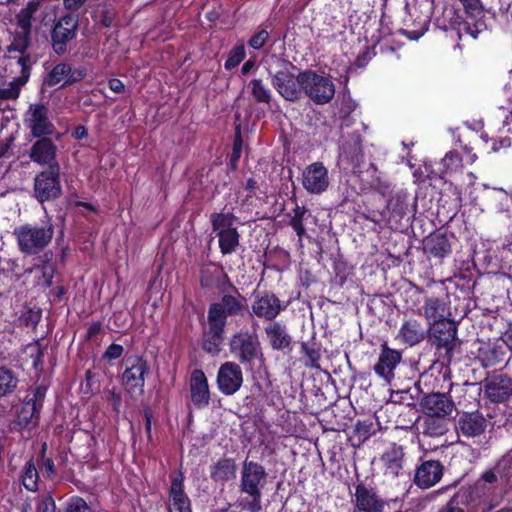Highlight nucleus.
I'll use <instances>...</instances> for the list:
<instances>
[{
  "label": "nucleus",
  "instance_id": "dca6fc26",
  "mask_svg": "<svg viewBox=\"0 0 512 512\" xmlns=\"http://www.w3.org/2000/svg\"><path fill=\"white\" fill-rule=\"evenodd\" d=\"M230 352L242 364L251 363L260 353L258 339L249 332H238L229 342Z\"/></svg>",
  "mask_w": 512,
  "mask_h": 512
},
{
  "label": "nucleus",
  "instance_id": "b1692460",
  "mask_svg": "<svg viewBox=\"0 0 512 512\" xmlns=\"http://www.w3.org/2000/svg\"><path fill=\"white\" fill-rule=\"evenodd\" d=\"M352 501L355 506V511L358 512H383L385 502L380 498L377 493L368 488L364 484H358L355 487V493Z\"/></svg>",
  "mask_w": 512,
  "mask_h": 512
},
{
  "label": "nucleus",
  "instance_id": "49530a36",
  "mask_svg": "<svg viewBox=\"0 0 512 512\" xmlns=\"http://www.w3.org/2000/svg\"><path fill=\"white\" fill-rule=\"evenodd\" d=\"M18 385V378L9 369L0 367V397L12 394Z\"/></svg>",
  "mask_w": 512,
  "mask_h": 512
},
{
  "label": "nucleus",
  "instance_id": "e2e57ef3",
  "mask_svg": "<svg viewBox=\"0 0 512 512\" xmlns=\"http://www.w3.org/2000/svg\"><path fill=\"white\" fill-rule=\"evenodd\" d=\"M293 211L294 215L290 220L289 224H302L303 221L308 220V217H306V215L311 216L308 209H306L305 207H300L298 205H296Z\"/></svg>",
  "mask_w": 512,
  "mask_h": 512
},
{
  "label": "nucleus",
  "instance_id": "a18cd8bd",
  "mask_svg": "<svg viewBox=\"0 0 512 512\" xmlns=\"http://www.w3.org/2000/svg\"><path fill=\"white\" fill-rule=\"evenodd\" d=\"M226 319L216 311H208V330L204 332L206 337H213L217 339H223L224 327L226 325Z\"/></svg>",
  "mask_w": 512,
  "mask_h": 512
},
{
  "label": "nucleus",
  "instance_id": "cd10ccee",
  "mask_svg": "<svg viewBox=\"0 0 512 512\" xmlns=\"http://www.w3.org/2000/svg\"><path fill=\"white\" fill-rule=\"evenodd\" d=\"M264 333L269 346L276 351L291 349L292 337L287 326L280 321H272L264 328Z\"/></svg>",
  "mask_w": 512,
  "mask_h": 512
},
{
  "label": "nucleus",
  "instance_id": "0eeeda50",
  "mask_svg": "<svg viewBox=\"0 0 512 512\" xmlns=\"http://www.w3.org/2000/svg\"><path fill=\"white\" fill-rule=\"evenodd\" d=\"M14 234L22 252L36 254L51 241L53 230L51 226H19Z\"/></svg>",
  "mask_w": 512,
  "mask_h": 512
},
{
  "label": "nucleus",
  "instance_id": "13d9d810",
  "mask_svg": "<svg viewBox=\"0 0 512 512\" xmlns=\"http://www.w3.org/2000/svg\"><path fill=\"white\" fill-rule=\"evenodd\" d=\"M460 2L465 9V13L472 19L482 14L479 0H460Z\"/></svg>",
  "mask_w": 512,
  "mask_h": 512
},
{
  "label": "nucleus",
  "instance_id": "5fc2aeb1",
  "mask_svg": "<svg viewBox=\"0 0 512 512\" xmlns=\"http://www.w3.org/2000/svg\"><path fill=\"white\" fill-rule=\"evenodd\" d=\"M26 353L32 359L34 368H38L42 364L43 349L39 341H35L26 346Z\"/></svg>",
  "mask_w": 512,
  "mask_h": 512
},
{
  "label": "nucleus",
  "instance_id": "c756f323",
  "mask_svg": "<svg viewBox=\"0 0 512 512\" xmlns=\"http://www.w3.org/2000/svg\"><path fill=\"white\" fill-rule=\"evenodd\" d=\"M444 19H448V24L441 23L439 19L436 20L435 24L439 28L444 31L455 32L459 38H461L462 33L469 34L474 39L477 38L479 33L478 28L474 25L475 28L471 27V24L467 20H462L461 16L458 15L454 8H445L443 11Z\"/></svg>",
  "mask_w": 512,
  "mask_h": 512
},
{
  "label": "nucleus",
  "instance_id": "ddd939ff",
  "mask_svg": "<svg viewBox=\"0 0 512 512\" xmlns=\"http://www.w3.org/2000/svg\"><path fill=\"white\" fill-rule=\"evenodd\" d=\"M483 389L490 402L506 403L512 398V376L501 371L488 374L483 380Z\"/></svg>",
  "mask_w": 512,
  "mask_h": 512
},
{
  "label": "nucleus",
  "instance_id": "39448f33",
  "mask_svg": "<svg viewBox=\"0 0 512 512\" xmlns=\"http://www.w3.org/2000/svg\"><path fill=\"white\" fill-rule=\"evenodd\" d=\"M296 66L289 60L281 61V69L271 75V84L277 93L288 102H298L302 98L300 72L295 75Z\"/></svg>",
  "mask_w": 512,
  "mask_h": 512
},
{
  "label": "nucleus",
  "instance_id": "423d86ee",
  "mask_svg": "<svg viewBox=\"0 0 512 512\" xmlns=\"http://www.w3.org/2000/svg\"><path fill=\"white\" fill-rule=\"evenodd\" d=\"M78 19L71 14L60 16L54 21L50 31V43L53 52L63 56L69 51V43L77 36Z\"/></svg>",
  "mask_w": 512,
  "mask_h": 512
},
{
  "label": "nucleus",
  "instance_id": "052dcab7",
  "mask_svg": "<svg viewBox=\"0 0 512 512\" xmlns=\"http://www.w3.org/2000/svg\"><path fill=\"white\" fill-rule=\"evenodd\" d=\"M375 53L369 46H366L356 57L355 65L357 67L363 68L367 65V63L372 59Z\"/></svg>",
  "mask_w": 512,
  "mask_h": 512
},
{
  "label": "nucleus",
  "instance_id": "c03bdc74",
  "mask_svg": "<svg viewBox=\"0 0 512 512\" xmlns=\"http://www.w3.org/2000/svg\"><path fill=\"white\" fill-rule=\"evenodd\" d=\"M16 60L17 65L20 66V75L17 78V82L20 84H26L30 78L32 66L38 61L37 56L30 53L20 54L18 57H13Z\"/></svg>",
  "mask_w": 512,
  "mask_h": 512
},
{
  "label": "nucleus",
  "instance_id": "72a5a7b5",
  "mask_svg": "<svg viewBox=\"0 0 512 512\" xmlns=\"http://www.w3.org/2000/svg\"><path fill=\"white\" fill-rule=\"evenodd\" d=\"M426 331L417 319H406L400 327L397 338L408 346H414L425 339Z\"/></svg>",
  "mask_w": 512,
  "mask_h": 512
},
{
  "label": "nucleus",
  "instance_id": "e433bc0d",
  "mask_svg": "<svg viewBox=\"0 0 512 512\" xmlns=\"http://www.w3.org/2000/svg\"><path fill=\"white\" fill-rule=\"evenodd\" d=\"M237 465L231 458H221L210 468V477L216 483L224 484L225 482L235 479Z\"/></svg>",
  "mask_w": 512,
  "mask_h": 512
},
{
  "label": "nucleus",
  "instance_id": "f03ea898",
  "mask_svg": "<svg viewBox=\"0 0 512 512\" xmlns=\"http://www.w3.org/2000/svg\"><path fill=\"white\" fill-rule=\"evenodd\" d=\"M267 472L258 462L245 460L242 464L240 492L246 494L239 506L249 512H260L262 489L266 484Z\"/></svg>",
  "mask_w": 512,
  "mask_h": 512
},
{
  "label": "nucleus",
  "instance_id": "2f4dec72",
  "mask_svg": "<svg viewBox=\"0 0 512 512\" xmlns=\"http://www.w3.org/2000/svg\"><path fill=\"white\" fill-rule=\"evenodd\" d=\"M487 427V421L480 413H464L458 421L456 429L463 436L472 438L480 436Z\"/></svg>",
  "mask_w": 512,
  "mask_h": 512
},
{
  "label": "nucleus",
  "instance_id": "4468645a",
  "mask_svg": "<svg viewBox=\"0 0 512 512\" xmlns=\"http://www.w3.org/2000/svg\"><path fill=\"white\" fill-rule=\"evenodd\" d=\"M149 372L147 361L139 356H132L125 361V370L122 374V382L128 393L142 394L144 391L145 377Z\"/></svg>",
  "mask_w": 512,
  "mask_h": 512
},
{
  "label": "nucleus",
  "instance_id": "7ed1b4c3",
  "mask_svg": "<svg viewBox=\"0 0 512 512\" xmlns=\"http://www.w3.org/2000/svg\"><path fill=\"white\" fill-rule=\"evenodd\" d=\"M379 192L386 196L390 194L385 209L370 218L375 224L385 221L386 224H399L402 220L409 222L415 219V203L404 189L391 190L390 184L379 185Z\"/></svg>",
  "mask_w": 512,
  "mask_h": 512
},
{
  "label": "nucleus",
  "instance_id": "1a4fd4ad",
  "mask_svg": "<svg viewBox=\"0 0 512 512\" xmlns=\"http://www.w3.org/2000/svg\"><path fill=\"white\" fill-rule=\"evenodd\" d=\"M47 387L39 385L28 394L17 412L16 423L21 429H32L38 425L40 411L46 396Z\"/></svg>",
  "mask_w": 512,
  "mask_h": 512
},
{
  "label": "nucleus",
  "instance_id": "09e8293b",
  "mask_svg": "<svg viewBox=\"0 0 512 512\" xmlns=\"http://www.w3.org/2000/svg\"><path fill=\"white\" fill-rule=\"evenodd\" d=\"M31 43V32L23 31L16 32L12 43L8 47V51L18 52L19 54L27 53Z\"/></svg>",
  "mask_w": 512,
  "mask_h": 512
},
{
  "label": "nucleus",
  "instance_id": "f3484780",
  "mask_svg": "<svg viewBox=\"0 0 512 512\" xmlns=\"http://www.w3.org/2000/svg\"><path fill=\"white\" fill-rule=\"evenodd\" d=\"M419 407L424 414L448 418L456 410V405L448 393L432 392L424 394Z\"/></svg>",
  "mask_w": 512,
  "mask_h": 512
},
{
  "label": "nucleus",
  "instance_id": "774afa93",
  "mask_svg": "<svg viewBox=\"0 0 512 512\" xmlns=\"http://www.w3.org/2000/svg\"><path fill=\"white\" fill-rule=\"evenodd\" d=\"M109 89L115 93H122L125 90L124 83L118 78H112L108 81Z\"/></svg>",
  "mask_w": 512,
  "mask_h": 512
},
{
  "label": "nucleus",
  "instance_id": "603ef678",
  "mask_svg": "<svg viewBox=\"0 0 512 512\" xmlns=\"http://www.w3.org/2000/svg\"><path fill=\"white\" fill-rule=\"evenodd\" d=\"M269 39V32L266 28H262L254 33L248 40V46L254 50L262 49Z\"/></svg>",
  "mask_w": 512,
  "mask_h": 512
},
{
  "label": "nucleus",
  "instance_id": "f257e3e1",
  "mask_svg": "<svg viewBox=\"0 0 512 512\" xmlns=\"http://www.w3.org/2000/svg\"><path fill=\"white\" fill-rule=\"evenodd\" d=\"M498 483L496 472L486 470L474 486L462 487L454 495V502L466 507L468 512H488L501 500Z\"/></svg>",
  "mask_w": 512,
  "mask_h": 512
},
{
  "label": "nucleus",
  "instance_id": "338daca9",
  "mask_svg": "<svg viewBox=\"0 0 512 512\" xmlns=\"http://www.w3.org/2000/svg\"><path fill=\"white\" fill-rule=\"evenodd\" d=\"M87 0H63V6L70 12L78 11Z\"/></svg>",
  "mask_w": 512,
  "mask_h": 512
},
{
  "label": "nucleus",
  "instance_id": "864d4df0",
  "mask_svg": "<svg viewBox=\"0 0 512 512\" xmlns=\"http://www.w3.org/2000/svg\"><path fill=\"white\" fill-rule=\"evenodd\" d=\"M25 84L17 82L15 77L9 84V87L0 89V99L2 100H15L19 97L20 88Z\"/></svg>",
  "mask_w": 512,
  "mask_h": 512
},
{
  "label": "nucleus",
  "instance_id": "9d476101",
  "mask_svg": "<svg viewBox=\"0 0 512 512\" xmlns=\"http://www.w3.org/2000/svg\"><path fill=\"white\" fill-rule=\"evenodd\" d=\"M62 194L60 182V165L55 164L39 172L34 179V196L40 202L51 201Z\"/></svg>",
  "mask_w": 512,
  "mask_h": 512
},
{
  "label": "nucleus",
  "instance_id": "6e6d98bb",
  "mask_svg": "<svg viewBox=\"0 0 512 512\" xmlns=\"http://www.w3.org/2000/svg\"><path fill=\"white\" fill-rule=\"evenodd\" d=\"M65 512H92V510L83 498L74 496L67 501Z\"/></svg>",
  "mask_w": 512,
  "mask_h": 512
},
{
  "label": "nucleus",
  "instance_id": "6ab92c4d",
  "mask_svg": "<svg viewBox=\"0 0 512 512\" xmlns=\"http://www.w3.org/2000/svg\"><path fill=\"white\" fill-rule=\"evenodd\" d=\"M463 159L459 152L452 150L445 154V156L438 162L430 166H426L428 177L430 179L447 180L463 172Z\"/></svg>",
  "mask_w": 512,
  "mask_h": 512
},
{
  "label": "nucleus",
  "instance_id": "79ce46f5",
  "mask_svg": "<svg viewBox=\"0 0 512 512\" xmlns=\"http://www.w3.org/2000/svg\"><path fill=\"white\" fill-rule=\"evenodd\" d=\"M243 137H242V129L241 124H236L235 130H234V138H233V144H232V152L229 155V161H228V169L231 172H234L238 169V163L242 155L243 150Z\"/></svg>",
  "mask_w": 512,
  "mask_h": 512
},
{
  "label": "nucleus",
  "instance_id": "c85d7f7f",
  "mask_svg": "<svg viewBox=\"0 0 512 512\" xmlns=\"http://www.w3.org/2000/svg\"><path fill=\"white\" fill-rule=\"evenodd\" d=\"M424 250L435 257L443 258L451 252V235L444 226L431 232L423 241Z\"/></svg>",
  "mask_w": 512,
  "mask_h": 512
},
{
  "label": "nucleus",
  "instance_id": "412c9836",
  "mask_svg": "<svg viewBox=\"0 0 512 512\" xmlns=\"http://www.w3.org/2000/svg\"><path fill=\"white\" fill-rule=\"evenodd\" d=\"M243 383V373L235 362L223 363L217 373V386L224 395L235 394Z\"/></svg>",
  "mask_w": 512,
  "mask_h": 512
},
{
  "label": "nucleus",
  "instance_id": "4d7b16f0",
  "mask_svg": "<svg viewBox=\"0 0 512 512\" xmlns=\"http://www.w3.org/2000/svg\"><path fill=\"white\" fill-rule=\"evenodd\" d=\"M223 342V339H215L213 337H206V335L203 336V349L212 355H217L221 350V344Z\"/></svg>",
  "mask_w": 512,
  "mask_h": 512
},
{
  "label": "nucleus",
  "instance_id": "c9c22d12",
  "mask_svg": "<svg viewBox=\"0 0 512 512\" xmlns=\"http://www.w3.org/2000/svg\"><path fill=\"white\" fill-rule=\"evenodd\" d=\"M183 482L182 474L172 480L169 490V500L178 512H192L190 499L184 491Z\"/></svg>",
  "mask_w": 512,
  "mask_h": 512
},
{
  "label": "nucleus",
  "instance_id": "2eb2a0df",
  "mask_svg": "<svg viewBox=\"0 0 512 512\" xmlns=\"http://www.w3.org/2000/svg\"><path fill=\"white\" fill-rule=\"evenodd\" d=\"M457 326L453 320L440 319L429 324V340L437 349H444L448 356L456 346Z\"/></svg>",
  "mask_w": 512,
  "mask_h": 512
},
{
  "label": "nucleus",
  "instance_id": "3c124183",
  "mask_svg": "<svg viewBox=\"0 0 512 512\" xmlns=\"http://www.w3.org/2000/svg\"><path fill=\"white\" fill-rule=\"evenodd\" d=\"M301 351L306 357L305 365L311 368H319L320 364V351L308 343L301 344Z\"/></svg>",
  "mask_w": 512,
  "mask_h": 512
},
{
  "label": "nucleus",
  "instance_id": "5701e85b",
  "mask_svg": "<svg viewBox=\"0 0 512 512\" xmlns=\"http://www.w3.org/2000/svg\"><path fill=\"white\" fill-rule=\"evenodd\" d=\"M444 467L438 460H426L415 469L413 482L421 489L435 486L443 476Z\"/></svg>",
  "mask_w": 512,
  "mask_h": 512
},
{
  "label": "nucleus",
  "instance_id": "f8f14e48",
  "mask_svg": "<svg viewBox=\"0 0 512 512\" xmlns=\"http://www.w3.org/2000/svg\"><path fill=\"white\" fill-rule=\"evenodd\" d=\"M86 76V67H73L68 62H60L46 74L43 84L51 88L58 85L61 88H66L81 82Z\"/></svg>",
  "mask_w": 512,
  "mask_h": 512
},
{
  "label": "nucleus",
  "instance_id": "bb28decb",
  "mask_svg": "<svg viewBox=\"0 0 512 512\" xmlns=\"http://www.w3.org/2000/svg\"><path fill=\"white\" fill-rule=\"evenodd\" d=\"M401 359L402 356L399 351L383 344L378 361L374 366V371L379 377L390 383L394 378V370Z\"/></svg>",
  "mask_w": 512,
  "mask_h": 512
},
{
  "label": "nucleus",
  "instance_id": "37998d69",
  "mask_svg": "<svg viewBox=\"0 0 512 512\" xmlns=\"http://www.w3.org/2000/svg\"><path fill=\"white\" fill-rule=\"evenodd\" d=\"M219 245L222 253L229 254L235 251L239 244V234L235 228L228 226L222 229L219 233Z\"/></svg>",
  "mask_w": 512,
  "mask_h": 512
},
{
  "label": "nucleus",
  "instance_id": "ea45409f",
  "mask_svg": "<svg viewBox=\"0 0 512 512\" xmlns=\"http://www.w3.org/2000/svg\"><path fill=\"white\" fill-rule=\"evenodd\" d=\"M248 87L253 100L258 104H265L270 107L272 102L271 90L264 84L260 78L251 79Z\"/></svg>",
  "mask_w": 512,
  "mask_h": 512
},
{
  "label": "nucleus",
  "instance_id": "a211bd4d",
  "mask_svg": "<svg viewBox=\"0 0 512 512\" xmlns=\"http://www.w3.org/2000/svg\"><path fill=\"white\" fill-rule=\"evenodd\" d=\"M507 354V347L501 341L479 342L475 359L485 369L495 368L500 365L505 367L509 362Z\"/></svg>",
  "mask_w": 512,
  "mask_h": 512
},
{
  "label": "nucleus",
  "instance_id": "f704fd0d",
  "mask_svg": "<svg viewBox=\"0 0 512 512\" xmlns=\"http://www.w3.org/2000/svg\"><path fill=\"white\" fill-rule=\"evenodd\" d=\"M419 433L427 437H440L448 431L446 419L425 414L416 421Z\"/></svg>",
  "mask_w": 512,
  "mask_h": 512
},
{
  "label": "nucleus",
  "instance_id": "69168bd1",
  "mask_svg": "<svg viewBox=\"0 0 512 512\" xmlns=\"http://www.w3.org/2000/svg\"><path fill=\"white\" fill-rule=\"evenodd\" d=\"M491 151L498 152L500 149H505L511 146V139L509 137H501L499 139L491 138Z\"/></svg>",
  "mask_w": 512,
  "mask_h": 512
},
{
  "label": "nucleus",
  "instance_id": "393cba45",
  "mask_svg": "<svg viewBox=\"0 0 512 512\" xmlns=\"http://www.w3.org/2000/svg\"><path fill=\"white\" fill-rule=\"evenodd\" d=\"M362 136L358 131L348 134L340 146V158L349 163L354 169L364 163Z\"/></svg>",
  "mask_w": 512,
  "mask_h": 512
},
{
  "label": "nucleus",
  "instance_id": "4be33fe9",
  "mask_svg": "<svg viewBox=\"0 0 512 512\" xmlns=\"http://www.w3.org/2000/svg\"><path fill=\"white\" fill-rule=\"evenodd\" d=\"M35 139L36 141L32 144L28 153L30 160L48 168L59 164L56 159L57 146L50 136H42Z\"/></svg>",
  "mask_w": 512,
  "mask_h": 512
},
{
  "label": "nucleus",
  "instance_id": "680f3d73",
  "mask_svg": "<svg viewBox=\"0 0 512 512\" xmlns=\"http://www.w3.org/2000/svg\"><path fill=\"white\" fill-rule=\"evenodd\" d=\"M56 506L51 496H45L37 503L36 512H55Z\"/></svg>",
  "mask_w": 512,
  "mask_h": 512
},
{
  "label": "nucleus",
  "instance_id": "aec40b11",
  "mask_svg": "<svg viewBox=\"0 0 512 512\" xmlns=\"http://www.w3.org/2000/svg\"><path fill=\"white\" fill-rule=\"evenodd\" d=\"M301 182L310 194H321L329 186L328 170L322 162L311 163L303 170Z\"/></svg>",
  "mask_w": 512,
  "mask_h": 512
},
{
  "label": "nucleus",
  "instance_id": "473e14b6",
  "mask_svg": "<svg viewBox=\"0 0 512 512\" xmlns=\"http://www.w3.org/2000/svg\"><path fill=\"white\" fill-rule=\"evenodd\" d=\"M252 312L259 318L272 322L282 310L281 302L274 294H264L252 304Z\"/></svg>",
  "mask_w": 512,
  "mask_h": 512
},
{
  "label": "nucleus",
  "instance_id": "6e6552de",
  "mask_svg": "<svg viewBox=\"0 0 512 512\" xmlns=\"http://www.w3.org/2000/svg\"><path fill=\"white\" fill-rule=\"evenodd\" d=\"M50 111L44 103H32L24 116V124L32 138L52 136L56 132L54 123L49 117Z\"/></svg>",
  "mask_w": 512,
  "mask_h": 512
},
{
  "label": "nucleus",
  "instance_id": "7c9ffc66",
  "mask_svg": "<svg viewBox=\"0 0 512 512\" xmlns=\"http://www.w3.org/2000/svg\"><path fill=\"white\" fill-rule=\"evenodd\" d=\"M191 400L197 408H204L209 404L210 392L204 372L196 369L190 377Z\"/></svg>",
  "mask_w": 512,
  "mask_h": 512
},
{
  "label": "nucleus",
  "instance_id": "bf43d9fd",
  "mask_svg": "<svg viewBox=\"0 0 512 512\" xmlns=\"http://www.w3.org/2000/svg\"><path fill=\"white\" fill-rule=\"evenodd\" d=\"M236 217L230 211H222L220 213H213L211 215V224H233Z\"/></svg>",
  "mask_w": 512,
  "mask_h": 512
},
{
  "label": "nucleus",
  "instance_id": "8fccbe9b",
  "mask_svg": "<svg viewBox=\"0 0 512 512\" xmlns=\"http://www.w3.org/2000/svg\"><path fill=\"white\" fill-rule=\"evenodd\" d=\"M22 483L29 491L33 492L38 489V472L32 461H28L25 465Z\"/></svg>",
  "mask_w": 512,
  "mask_h": 512
},
{
  "label": "nucleus",
  "instance_id": "de8ad7c7",
  "mask_svg": "<svg viewBox=\"0 0 512 512\" xmlns=\"http://www.w3.org/2000/svg\"><path fill=\"white\" fill-rule=\"evenodd\" d=\"M246 57V50L243 42H238L228 53L224 68L228 71L236 68Z\"/></svg>",
  "mask_w": 512,
  "mask_h": 512
},
{
  "label": "nucleus",
  "instance_id": "4c0bfd02",
  "mask_svg": "<svg viewBox=\"0 0 512 512\" xmlns=\"http://www.w3.org/2000/svg\"><path fill=\"white\" fill-rule=\"evenodd\" d=\"M242 300L243 297L240 295L238 297L224 295L220 302L211 304L209 309L216 311V314L223 316L227 320L228 316L238 315L242 312L244 308Z\"/></svg>",
  "mask_w": 512,
  "mask_h": 512
},
{
  "label": "nucleus",
  "instance_id": "20e7f679",
  "mask_svg": "<svg viewBox=\"0 0 512 512\" xmlns=\"http://www.w3.org/2000/svg\"><path fill=\"white\" fill-rule=\"evenodd\" d=\"M300 85L302 93L317 105L328 104L334 98L335 85L332 80L315 70H300Z\"/></svg>",
  "mask_w": 512,
  "mask_h": 512
},
{
  "label": "nucleus",
  "instance_id": "a19ab883",
  "mask_svg": "<svg viewBox=\"0 0 512 512\" xmlns=\"http://www.w3.org/2000/svg\"><path fill=\"white\" fill-rule=\"evenodd\" d=\"M40 6L36 1L30 0L25 7H23L16 14V24L20 30L31 32L32 21L35 13L39 10Z\"/></svg>",
  "mask_w": 512,
  "mask_h": 512
},
{
  "label": "nucleus",
  "instance_id": "0e129e2a",
  "mask_svg": "<svg viewBox=\"0 0 512 512\" xmlns=\"http://www.w3.org/2000/svg\"><path fill=\"white\" fill-rule=\"evenodd\" d=\"M123 351V346L113 343L107 347L103 357L107 360H115L122 355Z\"/></svg>",
  "mask_w": 512,
  "mask_h": 512
},
{
  "label": "nucleus",
  "instance_id": "58836bf2",
  "mask_svg": "<svg viewBox=\"0 0 512 512\" xmlns=\"http://www.w3.org/2000/svg\"><path fill=\"white\" fill-rule=\"evenodd\" d=\"M445 313V303L436 297L426 298L422 308L420 309V314L426 318L429 324L434 321H440V319H445Z\"/></svg>",
  "mask_w": 512,
  "mask_h": 512
},
{
  "label": "nucleus",
  "instance_id": "9b49d317",
  "mask_svg": "<svg viewBox=\"0 0 512 512\" xmlns=\"http://www.w3.org/2000/svg\"><path fill=\"white\" fill-rule=\"evenodd\" d=\"M433 2L425 1L419 5H414L408 18L404 20V28L399 32L410 40H418L428 30L431 22Z\"/></svg>",
  "mask_w": 512,
  "mask_h": 512
},
{
  "label": "nucleus",
  "instance_id": "a878e982",
  "mask_svg": "<svg viewBox=\"0 0 512 512\" xmlns=\"http://www.w3.org/2000/svg\"><path fill=\"white\" fill-rule=\"evenodd\" d=\"M404 457L402 446L392 444L388 447L380 458L384 475L391 479L404 475Z\"/></svg>",
  "mask_w": 512,
  "mask_h": 512
}]
</instances>
